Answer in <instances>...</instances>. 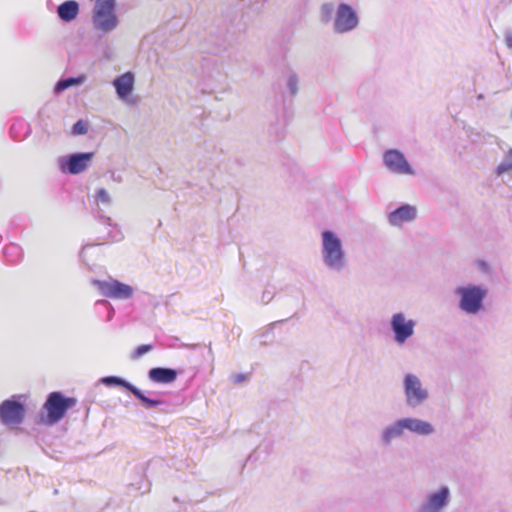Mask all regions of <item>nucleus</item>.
<instances>
[{"mask_svg": "<svg viewBox=\"0 0 512 512\" xmlns=\"http://www.w3.org/2000/svg\"><path fill=\"white\" fill-rule=\"evenodd\" d=\"M87 131H88L87 122L80 119L72 126L71 133H72V135L77 136V135H84L87 133Z\"/></svg>", "mask_w": 512, "mask_h": 512, "instance_id": "25", "label": "nucleus"}, {"mask_svg": "<svg viewBox=\"0 0 512 512\" xmlns=\"http://www.w3.org/2000/svg\"><path fill=\"white\" fill-rule=\"evenodd\" d=\"M79 11L80 6L77 1L66 0L57 7V16L61 21L70 23L77 18Z\"/></svg>", "mask_w": 512, "mask_h": 512, "instance_id": "19", "label": "nucleus"}, {"mask_svg": "<svg viewBox=\"0 0 512 512\" xmlns=\"http://www.w3.org/2000/svg\"><path fill=\"white\" fill-rule=\"evenodd\" d=\"M417 217V209L410 204H403L391 211L388 216V223L394 227H401L404 223L412 222Z\"/></svg>", "mask_w": 512, "mask_h": 512, "instance_id": "16", "label": "nucleus"}, {"mask_svg": "<svg viewBox=\"0 0 512 512\" xmlns=\"http://www.w3.org/2000/svg\"><path fill=\"white\" fill-rule=\"evenodd\" d=\"M4 256L6 260L12 264L18 263L23 257L22 248L14 243H10L6 245L3 250Z\"/></svg>", "mask_w": 512, "mask_h": 512, "instance_id": "22", "label": "nucleus"}, {"mask_svg": "<svg viewBox=\"0 0 512 512\" xmlns=\"http://www.w3.org/2000/svg\"><path fill=\"white\" fill-rule=\"evenodd\" d=\"M116 0H96L92 9L91 23L96 32L110 34L120 25Z\"/></svg>", "mask_w": 512, "mask_h": 512, "instance_id": "4", "label": "nucleus"}, {"mask_svg": "<svg viewBox=\"0 0 512 512\" xmlns=\"http://www.w3.org/2000/svg\"><path fill=\"white\" fill-rule=\"evenodd\" d=\"M26 414L25 406L15 397L4 400L0 404V421L8 427L22 424Z\"/></svg>", "mask_w": 512, "mask_h": 512, "instance_id": "13", "label": "nucleus"}, {"mask_svg": "<svg viewBox=\"0 0 512 512\" xmlns=\"http://www.w3.org/2000/svg\"><path fill=\"white\" fill-rule=\"evenodd\" d=\"M76 403L75 398L66 397L58 391L51 392L44 403V409L47 411L45 423L49 425L58 423Z\"/></svg>", "mask_w": 512, "mask_h": 512, "instance_id": "6", "label": "nucleus"}, {"mask_svg": "<svg viewBox=\"0 0 512 512\" xmlns=\"http://www.w3.org/2000/svg\"><path fill=\"white\" fill-rule=\"evenodd\" d=\"M403 395L405 404L409 408H417L423 405L430 397L427 387L420 377L414 373H406L403 376Z\"/></svg>", "mask_w": 512, "mask_h": 512, "instance_id": "5", "label": "nucleus"}, {"mask_svg": "<svg viewBox=\"0 0 512 512\" xmlns=\"http://www.w3.org/2000/svg\"><path fill=\"white\" fill-rule=\"evenodd\" d=\"M97 53L101 60L112 61L116 57V52L113 44L107 39H101L97 46Z\"/></svg>", "mask_w": 512, "mask_h": 512, "instance_id": "20", "label": "nucleus"}, {"mask_svg": "<svg viewBox=\"0 0 512 512\" xmlns=\"http://www.w3.org/2000/svg\"><path fill=\"white\" fill-rule=\"evenodd\" d=\"M88 247H90V245H84V246L82 247V250H81V256L83 255L84 251H85Z\"/></svg>", "mask_w": 512, "mask_h": 512, "instance_id": "34", "label": "nucleus"}, {"mask_svg": "<svg viewBox=\"0 0 512 512\" xmlns=\"http://www.w3.org/2000/svg\"><path fill=\"white\" fill-rule=\"evenodd\" d=\"M334 12V5L332 3H325L321 7V17L323 21H328Z\"/></svg>", "mask_w": 512, "mask_h": 512, "instance_id": "26", "label": "nucleus"}, {"mask_svg": "<svg viewBox=\"0 0 512 512\" xmlns=\"http://www.w3.org/2000/svg\"><path fill=\"white\" fill-rule=\"evenodd\" d=\"M182 346L189 349H196L198 347V344H183Z\"/></svg>", "mask_w": 512, "mask_h": 512, "instance_id": "32", "label": "nucleus"}, {"mask_svg": "<svg viewBox=\"0 0 512 512\" xmlns=\"http://www.w3.org/2000/svg\"><path fill=\"white\" fill-rule=\"evenodd\" d=\"M407 432L419 437H429L436 432L435 426L422 418L400 417L381 428L378 435L379 445L390 448L394 442L406 438Z\"/></svg>", "mask_w": 512, "mask_h": 512, "instance_id": "1", "label": "nucleus"}, {"mask_svg": "<svg viewBox=\"0 0 512 512\" xmlns=\"http://www.w3.org/2000/svg\"><path fill=\"white\" fill-rule=\"evenodd\" d=\"M299 77L295 71H289L287 73V88L291 94V96H295L298 93L299 87Z\"/></svg>", "mask_w": 512, "mask_h": 512, "instance_id": "23", "label": "nucleus"}, {"mask_svg": "<svg viewBox=\"0 0 512 512\" xmlns=\"http://www.w3.org/2000/svg\"><path fill=\"white\" fill-rule=\"evenodd\" d=\"M93 158V152H76L59 157L57 164L62 173L77 175L88 169Z\"/></svg>", "mask_w": 512, "mask_h": 512, "instance_id": "7", "label": "nucleus"}, {"mask_svg": "<svg viewBox=\"0 0 512 512\" xmlns=\"http://www.w3.org/2000/svg\"><path fill=\"white\" fill-rule=\"evenodd\" d=\"M153 349L151 344H144L138 346L133 352V358L137 359L142 357L144 354L150 352Z\"/></svg>", "mask_w": 512, "mask_h": 512, "instance_id": "27", "label": "nucleus"}, {"mask_svg": "<svg viewBox=\"0 0 512 512\" xmlns=\"http://www.w3.org/2000/svg\"><path fill=\"white\" fill-rule=\"evenodd\" d=\"M178 376V371L168 367H154L148 371L150 381L158 384L173 383Z\"/></svg>", "mask_w": 512, "mask_h": 512, "instance_id": "18", "label": "nucleus"}, {"mask_svg": "<svg viewBox=\"0 0 512 512\" xmlns=\"http://www.w3.org/2000/svg\"><path fill=\"white\" fill-rule=\"evenodd\" d=\"M281 322H282V321H279V322H275V323L270 324V326H269V328L267 329L266 333H268L269 331H271L277 323H281Z\"/></svg>", "mask_w": 512, "mask_h": 512, "instance_id": "33", "label": "nucleus"}, {"mask_svg": "<svg viewBox=\"0 0 512 512\" xmlns=\"http://www.w3.org/2000/svg\"><path fill=\"white\" fill-rule=\"evenodd\" d=\"M95 201L97 204V215L98 218L102 221V223L112 228L107 233V236L105 239H110L113 242H118L123 239V234L120 229H118L117 225L113 223L112 219L110 217H107L104 215L105 210L104 208L110 207L112 205V198L108 191L104 188H100L95 193Z\"/></svg>", "mask_w": 512, "mask_h": 512, "instance_id": "8", "label": "nucleus"}, {"mask_svg": "<svg viewBox=\"0 0 512 512\" xmlns=\"http://www.w3.org/2000/svg\"><path fill=\"white\" fill-rule=\"evenodd\" d=\"M209 352L212 353L211 345H209Z\"/></svg>", "mask_w": 512, "mask_h": 512, "instance_id": "36", "label": "nucleus"}, {"mask_svg": "<svg viewBox=\"0 0 512 512\" xmlns=\"http://www.w3.org/2000/svg\"><path fill=\"white\" fill-rule=\"evenodd\" d=\"M101 383L112 387V386H120L131 392L135 398H137L143 407L147 409L156 408L163 404V401L158 399H153L145 395V393L137 388L132 383L128 382L124 378H121L119 376H106L101 378Z\"/></svg>", "mask_w": 512, "mask_h": 512, "instance_id": "12", "label": "nucleus"}, {"mask_svg": "<svg viewBox=\"0 0 512 512\" xmlns=\"http://www.w3.org/2000/svg\"><path fill=\"white\" fill-rule=\"evenodd\" d=\"M512 169V149L506 155V159L502 161L497 167V175H502L503 173Z\"/></svg>", "mask_w": 512, "mask_h": 512, "instance_id": "24", "label": "nucleus"}, {"mask_svg": "<svg viewBox=\"0 0 512 512\" xmlns=\"http://www.w3.org/2000/svg\"><path fill=\"white\" fill-rule=\"evenodd\" d=\"M248 379H249V375L245 374V373H239V374L232 376V381L234 384L244 383V382L248 381Z\"/></svg>", "mask_w": 512, "mask_h": 512, "instance_id": "28", "label": "nucleus"}, {"mask_svg": "<svg viewBox=\"0 0 512 512\" xmlns=\"http://www.w3.org/2000/svg\"><path fill=\"white\" fill-rule=\"evenodd\" d=\"M96 304L103 305V306L109 308V319L112 318V315L114 313V308L112 307V305L107 300H98L96 302Z\"/></svg>", "mask_w": 512, "mask_h": 512, "instance_id": "29", "label": "nucleus"}, {"mask_svg": "<svg viewBox=\"0 0 512 512\" xmlns=\"http://www.w3.org/2000/svg\"><path fill=\"white\" fill-rule=\"evenodd\" d=\"M321 259L327 270L333 273H342L348 265L342 240L331 230L321 233Z\"/></svg>", "mask_w": 512, "mask_h": 512, "instance_id": "2", "label": "nucleus"}, {"mask_svg": "<svg viewBox=\"0 0 512 512\" xmlns=\"http://www.w3.org/2000/svg\"><path fill=\"white\" fill-rule=\"evenodd\" d=\"M454 295L458 299V309L465 315L475 316L484 310L488 289L484 285L470 283L457 286Z\"/></svg>", "mask_w": 512, "mask_h": 512, "instance_id": "3", "label": "nucleus"}, {"mask_svg": "<svg viewBox=\"0 0 512 512\" xmlns=\"http://www.w3.org/2000/svg\"><path fill=\"white\" fill-rule=\"evenodd\" d=\"M384 166L396 175H415L405 155L397 149H389L383 154Z\"/></svg>", "mask_w": 512, "mask_h": 512, "instance_id": "15", "label": "nucleus"}, {"mask_svg": "<svg viewBox=\"0 0 512 512\" xmlns=\"http://www.w3.org/2000/svg\"><path fill=\"white\" fill-rule=\"evenodd\" d=\"M389 326L394 342L403 345L414 335L416 321L407 318L403 312H397L391 316Z\"/></svg>", "mask_w": 512, "mask_h": 512, "instance_id": "10", "label": "nucleus"}, {"mask_svg": "<svg viewBox=\"0 0 512 512\" xmlns=\"http://www.w3.org/2000/svg\"><path fill=\"white\" fill-rule=\"evenodd\" d=\"M505 44L506 46L512 50V31L507 30L505 32Z\"/></svg>", "mask_w": 512, "mask_h": 512, "instance_id": "30", "label": "nucleus"}, {"mask_svg": "<svg viewBox=\"0 0 512 512\" xmlns=\"http://www.w3.org/2000/svg\"><path fill=\"white\" fill-rule=\"evenodd\" d=\"M85 81L86 76L84 74H81L77 77L62 78L56 83L54 90L56 93H61L70 87L79 86L83 84Z\"/></svg>", "mask_w": 512, "mask_h": 512, "instance_id": "21", "label": "nucleus"}, {"mask_svg": "<svg viewBox=\"0 0 512 512\" xmlns=\"http://www.w3.org/2000/svg\"><path fill=\"white\" fill-rule=\"evenodd\" d=\"M358 24L356 11L349 4H339L335 14L334 31L340 34L347 33L354 30Z\"/></svg>", "mask_w": 512, "mask_h": 512, "instance_id": "14", "label": "nucleus"}, {"mask_svg": "<svg viewBox=\"0 0 512 512\" xmlns=\"http://www.w3.org/2000/svg\"><path fill=\"white\" fill-rule=\"evenodd\" d=\"M483 97H484V96H483L482 94H479V95L477 96V98H478V99H483Z\"/></svg>", "mask_w": 512, "mask_h": 512, "instance_id": "35", "label": "nucleus"}, {"mask_svg": "<svg viewBox=\"0 0 512 512\" xmlns=\"http://www.w3.org/2000/svg\"><path fill=\"white\" fill-rule=\"evenodd\" d=\"M92 284L104 297L116 300H128L133 297L135 292L132 286L113 278L108 280L93 279Z\"/></svg>", "mask_w": 512, "mask_h": 512, "instance_id": "9", "label": "nucleus"}, {"mask_svg": "<svg viewBox=\"0 0 512 512\" xmlns=\"http://www.w3.org/2000/svg\"><path fill=\"white\" fill-rule=\"evenodd\" d=\"M451 490L447 485L430 492L418 506L417 512H443L450 504Z\"/></svg>", "mask_w": 512, "mask_h": 512, "instance_id": "11", "label": "nucleus"}, {"mask_svg": "<svg viewBox=\"0 0 512 512\" xmlns=\"http://www.w3.org/2000/svg\"><path fill=\"white\" fill-rule=\"evenodd\" d=\"M135 77L132 72H126L113 80L117 97L126 100L134 89Z\"/></svg>", "mask_w": 512, "mask_h": 512, "instance_id": "17", "label": "nucleus"}, {"mask_svg": "<svg viewBox=\"0 0 512 512\" xmlns=\"http://www.w3.org/2000/svg\"><path fill=\"white\" fill-rule=\"evenodd\" d=\"M273 298V292L265 290L262 294V302L263 303H269Z\"/></svg>", "mask_w": 512, "mask_h": 512, "instance_id": "31", "label": "nucleus"}]
</instances>
